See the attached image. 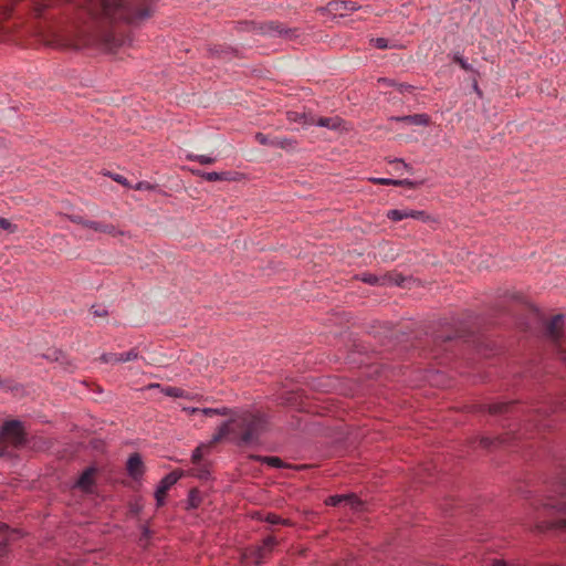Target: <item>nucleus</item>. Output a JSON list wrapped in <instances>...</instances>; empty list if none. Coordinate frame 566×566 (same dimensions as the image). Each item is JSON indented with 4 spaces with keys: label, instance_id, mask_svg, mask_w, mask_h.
<instances>
[{
    "label": "nucleus",
    "instance_id": "49530a36",
    "mask_svg": "<svg viewBox=\"0 0 566 566\" xmlns=\"http://www.w3.org/2000/svg\"><path fill=\"white\" fill-rule=\"evenodd\" d=\"M178 397H179V400H180L181 398H184V397H185V396H184V391H182V390H180V389H179Z\"/></svg>",
    "mask_w": 566,
    "mask_h": 566
},
{
    "label": "nucleus",
    "instance_id": "ddd939ff",
    "mask_svg": "<svg viewBox=\"0 0 566 566\" xmlns=\"http://www.w3.org/2000/svg\"><path fill=\"white\" fill-rule=\"evenodd\" d=\"M96 470L94 468H87L76 481V486L83 490L84 492L91 491L94 484V474Z\"/></svg>",
    "mask_w": 566,
    "mask_h": 566
},
{
    "label": "nucleus",
    "instance_id": "f03ea898",
    "mask_svg": "<svg viewBox=\"0 0 566 566\" xmlns=\"http://www.w3.org/2000/svg\"><path fill=\"white\" fill-rule=\"evenodd\" d=\"M195 419L193 426H198L205 417L217 415L229 416V420L219 427L218 433L213 440L219 441L228 436H232L241 444H249L256 441L260 434L265 430L266 420L262 415L251 412H234L228 408H202L196 405H186L179 401V415Z\"/></svg>",
    "mask_w": 566,
    "mask_h": 566
},
{
    "label": "nucleus",
    "instance_id": "8fccbe9b",
    "mask_svg": "<svg viewBox=\"0 0 566 566\" xmlns=\"http://www.w3.org/2000/svg\"><path fill=\"white\" fill-rule=\"evenodd\" d=\"M2 385H3V381H2V379L0 378V387H1Z\"/></svg>",
    "mask_w": 566,
    "mask_h": 566
},
{
    "label": "nucleus",
    "instance_id": "9b49d317",
    "mask_svg": "<svg viewBox=\"0 0 566 566\" xmlns=\"http://www.w3.org/2000/svg\"><path fill=\"white\" fill-rule=\"evenodd\" d=\"M563 315H555L546 325V334L554 342L559 343L562 338Z\"/></svg>",
    "mask_w": 566,
    "mask_h": 566
},
{
    "label": "nucleus",
    "instance_id": "ea45409f",
    "mask_svg": "<svg viewBox=\"0 0 566 566\" xmlns=\"http://www.w3.org/2000/svg\"><path fill=\"white\" fill-rule=\"evenodd\" d=\"M208 475H209V471L207 469H200L199 470L198 476L200 479H206V478H208Z\"/></svg>",
    "mask_w": 566,
    "mask_h": 566
},
{
    "label": "nucleus",
    "instance_id": "423d86ee",
    "mask_svg": "<svg viewBox=\"0 0 566 566\" xmlns=\"http://www.w3.org/2000/svg\"><path fill=\"white\" fill-rule=\"evenodd\" d=\"M177 483V472L172 471L167 474L159 483L155 492V499L157 506L165 504V499L168 490Z\"/></svg>",
    "mask_w": 566,
    "mask_h": 566
},
{
    "label": "nucleus",
    "instance_id": "de8ad7c7",
    "mask_svg": "<svg viewBox=\"0 0 566 566\" xmlns=\"http://www.w3.org/2000/svg\"><path fill=\"white\" fill-rule=\"evenodd\" d=\"M398 165H402L403 167H407V165L402 160H397Z\"/></svg>",
    "mask_w": 566,
    "mask_h": 566
},
{
    "label": "nucleus",
    "instance_id": "aec40b11",
    "mask_svg": "<svg viewBox=\"0 0 566 566\" xmlns=\"http://www.w3.org/2000/svg\"><path fill=\"white\" fill-rule=\"evenodd\" d=\"M266 523H270L272 525L281 524V525H291L290 520L281 518L279 515L274 513H269L263 518Z\"/></svg>",
    "mask_w": 566,
    "mask_h": 566
},
{
    "label": "nucleus",
    "instance_id": "72a5a7b5",
    "mask_svg": "<svg viewBox=\"0 0 566 566\" xmlns=\"http://www.w3.org/2000/svg\"><path fill=\"white\" fill-rule=\"evenodd\" d=\"M483 566H507L505 562L501 559L490 558L483 562Z\"/></svg>",
    "mask_w": 566,
    "mask_h": 566
},
{
    "label": "nucleus",
    "instance_id": "79ce46f5",
    "mask_svg": "<svg viewBox=\"0 0 566 566\" xmlns=\"http://www.w3.org/2000/svg\"><path fill=\"white\" fill-rule=\"evenodd\" d=\"M145 389H147V390L160 389V385L159 384H150Z\"/></svg>",
    "mask_w": 566,
    "mask_h": 566
},
{
    "label": "nucleus",
    "instance_id": "f8f14e48",
    "mask_svg": "<svg viewBox=\"0 0 566 566\" xmlns=\"http://www.w3.org/2000/svg\"><path fill=\"white\" fill-rule=\"evenodd\" d=\"M329 10L340 15L345 14L347 11H355L359 8V6L352 0H336L329 2Z\"/></svg>",
    "mask_w": 566,
    "mask_h": 566
},
{
    "label": "nucleus",
    "instance_id": "cd10ccee",
    "mask_svg": "<svg viewBox=\"0 0 566 566\" xmlns=\"http://www.w3.org/2000/svg\"><path fill=\"white\" fill-rule=\"evenodd\" d=\"M276 545L275 537L269 536L263 542L262 552H271L272 548Z\"/></svg>",
    "mask_w": 566,
    "mask_h": 566
},
{
    "label": "nucleus",
    "instance_id": "1a4fd4ad",
    "mask_svg": "<svg viewBox=\"0 0 566 566\" xmlns=\"http://www.w3.org/2000/svg\"><path fill=\"white\" fill-rule=\"evenodd\" d=\"M387 218L395 222L401 221L406 218L426 220V213L423 211L412 209H392L387 212Z\"/></svg>",
    "mask_w": 566,
    "mask_h": 566
},
{
    "label": "nucleus",
    "instance_id": "2f4dec72",
    "mask_svg": "<svg viewBox=\"0 0 566 566\" xmlns=\"http://www.w3.org/2000/svg\"><path fill=\"white\" fill-rule=\"evenodd\" d=\"M203 449H206L205 447H198L193 452H192V455H191V459H192V462L195 464H200V461L202 459V451Z\"/></svg>",
    "mask_w": 566,
    "mask_h": 566
},
{
    "label": "nucleus",
    "instance_id": "dca6fc26",
    "mask_svg": "<svg viewBox=\"0 0 566 566\" xmlns=\"http://www.w3.org/2000/svg\"><path fill=\"white\" fill-rule=\"evenodd\" d=\"M287 117L291 122H296L302 124L304 127L314 125L315 123V116L312 114L306 113H297V112H290L287 114Z\"/></svg>",
    "mask_w": 566,
    "mask_h": 566
},
{
    "label": "nucleus",
    "instance_id": "473e14b6",
    "mask_svg": "<svg viewBox=\"0 0 566 566\" xmlns=\"http://www.w3.org/2000/svg\"><path fill=\"white\" fill-rule=\"evenodd\" d=\"M203 177L208 181H218V180L224 179L222 174H219V172H216V171L207 172V174L203 175Z\"/></svg>",
    "mask_w": 566,
    "mask_h": 566
},
{
    "label": "nucleus",
    "instance_id": "3c124183",
    "mask_svg": "<svg viewBox=\"0 0 566 566\" xmlns=\"http://www.w3.org/2000/svg\"><path fill=\"white\" fill-rule=\"evenodd\" d=\"M513 3L516 2L517 0H511Z\"/></svg>",
    "mask_w": 566,
    "mask_h": 566
},
{
    "label": "nucleus",
    "instance_id": "c9c22d12",
    "mask_svg": "<svg viewBox=\"0 0 566 566\" xmlns=\"http://www.w3.org/2000/svg\"><path fill=\"white\" fill-rule=\"evenodd\" d=\"M453 61L455 63H458L460 65L461 69L465 70V71H469L470 70V65L468 64V62L460 55H455L453 57Z\"/></svg>",
    "mask_w": 566,
    "mask_h": 566
},
{
    "label": "nucleus",
    "instance_id": "e433bc0d",
    "mask_svg": "<svg viewBox=\"0 0 566 566\" xmlns=\"http://www.w3.org/2000/svg\"><path fill=\"white\" fill-rule=\"evenodd\" d=\"M374 43H375V46L378 48V49H386L388 46V41L384 38H377L375 40H373Z\"/></svg>",
    "mask_w": 566,
    "mask_h": 566
},
{
    "label": "nucleus",
    "instance_id": "a211bd4d",
    "mask_svg": "<svg viewBox=\"0 0 566 566\" xmlns=\"http://www.w3.org/2000/svg\"><path fill=\"white\" fill-rule=\"evenodd\" d=\"M273 147L291 150L295 148V142L291 138L274 136Z\"/></svg>",
    "mask_w": 566,
    "mask_h": 566
},
{
    "label": "nucleus",
    "instance_id": "5701e85b",
    "mask_svg": "<svg viewBox=\"0 0 566 566\" xmlns=\"http://www.w3.org/2000/svg\"><path fill=\"white\" fill-rule=\"evenodd\" d=\"M254 138L260 145L273 147L274 136L256 133Z\"/></svg>",
    "mask_w": 566,
    "mask_h": 566
},
{
    "label": "nucleus",
    "instance_id": "a878e982",
    "mask_svg": "<svg viewBox=\"0 0 566 566\" xmlns=\"http://www.w3.org/2000/svg\"><path fill=\"white\" fill-rule=\"evenodd\" d=\"M364 282L370 284V285H377V284H385V277L384 279H380L376 275H373V274H366L363 276L361 279Z\"/></svg>",
    "mask_w": 566,
    "mask_h": 566
},
{
    "label": "nucleus",
    "instance_id": "20e7f679",
    "mask_svg": "<svg viewBox=\"0 0 566 566\" xmlns=\"http://www.w3.org/2000/svg\"><path fill=\"white\" fill-rule=\"evenodd\" d=\"M0 440H8L13 446H20L24 442V430L19 420H9L2 424L0 430Z\"/></svg>",
    "mask_w": 566,
    "mask_h": 566
},
{
    "label": "nucleus",
    "instance_id": "f704fd0d",
    "mask_svg": "<svg viewBox=\"0 0 566 566\" xmlns=\"http://www.w3.org/2000/svg\"><path fill=\"white\" fill-rule=\"evenodd\" d=\"M135 190H153L154 186L147 181H139L134 186Z\"/></svg>",
    "mask_w": 566,
    "mask_h": 566
},
{
    "label": "nucleus",
    "instance_id": "412c9836",
    "mask_svg": "<svg viewBox=\"0 0 566 566\" xmlns=\"http://www.w3.org/2000/svg\"><path fill=\"white\" fill-rule=\"evenodd\" d=\"M0 229L8 233H15L18 231V226L12 223L10 220L0 217Z\"/></svg>",
    "mask_w": 566,
    "mask_h": 566
},
{
    "label": "nucleus",
    "instance_id": "393cba45",
    "mask_svg": "<svg viewBox=\"0 0 566 566\" xmlns=\"http://www.w3.org/2000/svg\"><path fill=\"white\" fill-rule=\"evenodd\" d=\"M105 176H108L109 178H112L114 181H116L117 184L124 186V187H127V188H130V184L129 181L127 180V178H125L124 176L119 175V174H113V172H105L104 174Z\"/></svg>",
    "mask_w": 566,
    "mask_h": 566
},
{
    "label": "nucleus",
    "instance_id": "6ab92c4d",
    "mask_svg": "<svg viewBox=\"0 0 566 566\" xmlns=\"http://www.w3.org/2000/svg\"><path fill=\"white\" fill-rule=\"evenodd\" d=\"M201 503V494L197 489H191L187 500V509H197Z\"/></svg>",
    "mask_w": 566,
    "mask_h": 566
},
{
    "label": "nucleus",
    "instance_id": "f3484780",
    "mask_svg": "<svg viewBox=\"0 0 566 566\" xmlns=\"http://www.w3.org/2000/svg\"><path fill=\"white\" fill-rule=\"evenodd\" d=\"M396 119L416 126H426L429 123V116L426 114L408 115L403 117H397Z\"/></svg>",
    "mask_w": 566,
    "mask_h": 566
},
{
    "label": "nucleus",
    "instance_id": "4c0bfd02",
    "mask_svg": "<svg viewBox=\"0 0 566 566\" xmlns=\"http://www.w3.org/2000/svg\"><path fill=\"white\" fill-rule=\"evenodd\" d=\"M166 396L177 397V389L174 387H167L166 389H160Z\"/></svg>",
    "mask_w": 566,
    "mask_h": 566
},
{
    "label": "nucleus",
    "instance_id": "bb28decb",
    "mask_svg": "<svg viewBox=\"0 0 566 566\" xmlns=\"http://www.w3.org/2000/svg\"><path fill=\"white\" fill-rule=\"evenodd\" d=\"M263 462H266L269 465L273 468H281L282 467V460L276 457H265V458H259Z\"/></svg>",
    "mask_w": 566,
    "mask_h": 566
},
{
    "label": "nucleus",
    "instance_id": "58836bf2",
    "mask_svg": "<svg viewBox=\"0 0 566 566\" xmlns=\"http://www.w3.org/2000/svg\"><path fill=\"white\" fill-rule=\"evenodd\" d=\"M480 443L485 447V448H489L493 444V441L490 439V438H482Z\"/></svg>",
    "mask_w": 566,
    "mask_h": 566
},
{
    "label": "nucleus",
    "instance_id": "a18cd8bd",
    "mask_svg": "<svg viewBox=\"0 0 566 566\" xmlns=\"http://www.w3.org/2000/svg\"><path fill=\"white\" fill-rule=\"evenodd\" d=\"M454 337H457V335H448V336L446 337V340H451V339H452V338H454Z\"/></svg>",
    "mask_w": 566,
    "mask_h": 566
},
{
    "label": "nucleus",
    "instance_id": "6e6552de",
    "mask_svg": "<svg viewBox=\"0 0 566 566\" xmlns=\"http://www.w3.org/2000/svg\"><path fill=\"white\" fill-rule=\"evenodd\" d=\"M144 462L142 460V457L138 453H133L126 464V470L128 475L135 480L139 481L144 475Z\"/></svg>",
    "mask_w": 566,
    "mask_h": 566
},
{
    "label": "nucleus",
    "instance_id": "37998d69",
    "mask_svg": "<svg viewBox=\"0 0 566 566\" xmlns=\"http://www.w3.org/2000/svg\"><path fill=\"white\" fill-rule=\"evenodd\" d=\"M402 181H405L401 186H408V187H412L413 186V182L408 180V179H403Z\"/></svg>",
    "mask_w": 566,
    "mask_h": 566
},
{
    "label": "nucleus",
    "instance_id": "09e8293b",
    "mask_svg": "<svg viewBox=\"0 0 566 566\" xmlns=\"http://www.w3.org/2000/svg\"><path fill=\"white\" fill-rule=\"evenodd\" d=\"M147 534H148V528H145L144 535L147 536Z\"/></svg>",
    "mask_w": 566,
    "mask_h": 566
},
{
    "label": "nucleus",
    "instance_id": "4468645a",
    "mask_svg": "<svg viewBox=\"0 0 566 566\" xmlns=\"http://www.w3.org/2000/svg\"><path fill=\"white\" fill-rule=\"evenodd\" d=\"M343 119L338 116H332V117H316L315 116V123L314 125L326 127L331 130H338L343 127Z\"/></svg>",
    "mask_w": 566,
    "mask_h": 566
},
{
    "label": "nucleus",
    "instance_id": "c85d7f7f",
    "mask_svg": "<svg viewBox=\"0 0 566 566\" xmlns=\"http://www.w3.org/2000/svg\"><path fill=\"white\" fill-rule=\"evenodd\" d=\"M67 219L78 226H82L83 228H86L87 220L78 214H69L66 216Z\"/></svg>",
    "mask_w": 566,
    "mask_h": 566
},
{
    "label": "nucleus",
    "instance_id": "a19ab883",
    "mask_svg": "<svg viewBox=\"0 0 566 566\" xmlns=\"http://www.w3.org/2000/svg\"><path fill=\"white\" fill-rule=\"evenodd\" d=\"M7 447L3 442V440H0V457H2L6 453Z\"/></svg>",
    "mask_w": 566,
    "mask_h": 566
},
{
    "label": "nucleus",
    "instance_id": "b1692460",
    "mask_svg": "<svg viewBox=\"0 0 566 566\" xmlns=\"http://www.w3.org/2000/svg\"><path fill=\"white\" fill-rule=\"evenodd\" d=\"M509 403L497 402L489 406V412L493 415L503 413L509 409Z\"/></svg>",
    "mask_w": 566,
    "mask_h": 566
},
{
    "label": "nucleus",
    "instance_id": "39448f33",
    "mask_svg": "<svg viewBox=\"0 0 566 566\" xmlns=\"http://www.w3.org/2000/svg\"><path fill=\"white\" fill-rule=\"evenodd\" d=\"M261 33L264 35H279L286 39H292L296 36L297 30L296 29H287L280 22H269L261 28Z\"/></svg>",
    "mask_w": 566,
    "mask_h": 566
},
{
    "label": "nucleus",
    "instance_id": "4be33fe9",
    "mask_svg": "<svg viewBox=\"0 0 566 566\" xmlns=\"http://www.w3.org/2000/svg\"><path fill=\"white\" fill-rule=\"evenodd\" d=\"M54 359L60 361L62 365H65L66 370H74V365L67 360L66 356L62 352H54Z\"/></svg>",
    "mask_w": 566,
    "mask_h": 566
},
{
    "label": "nucleus",
    "instance_id": "2eb2a0df",
    "mask_svg": "<svg viewBox=\"0 0 566 566\" xmlns=\"http://www.w3.org/2000/svg\"><path fill=\"white\" fill-rule=\"evenodd\" d=\"M86 228L92 229L95 232L107 233L112 235L117 234L116 228L111 223L87 220Z\"/></svg>",
    "mask_w": 566,
    "mask_h": 566
},
{
    "label": "nucleus",
    "instance_id": "0eeeda50",
    "mask_svg": "<svg viewBox=\"0 0 566 566\" xmlns=\"http://www.w3.org/2000/svg\"><path fill=\"white\" fill-rule=\"evenodd\" d=\"M138 358V352L133 348L127 353L114 354V353H104L99 356V360L103 364H117V363H126L130 360H135Z\"/></svg>",
    "mask_w": 566,
    "mask_h": 566
},
{
    "label": "nucleus",
    "instance_id": "7ed1b4c3",
    "mask_svg": "<svg viewBox=\"0 0 566 566\" xmlns=\"http://www.w3.org/2000/svg\"><path fill=\"white\" fill-rule=\"evenodd\" d=\"M535 527L539 532L549 530L566 531V493L546 500L536 517Z\"/></svg>",
    "mask_w": 566,
    "mask_h": 566
},
{
    "label": "nucleus",
    "instance_id": "7c9ffc66",
    "mask_svg": "<svg viewBox=\"0 0 566 566\" xmlns=\"http://www.w3.org/2000/svg\"><path fill=\"white\" fill-rule=\"evenodd\" d=\"M376 184L379 185H394V186H401L405 181H398L396 179H389V178H378L374 180Z\"/></svg>",
    "mask_w": 566,
    "mask_h": 566
},
{
    "label": "nucleus",
    "instance_id": "c756f323",
    "mask_svg": "<svg viewBox=\"0 0 566 566\" xmlns=\"http://www.w3.org/2000/svg\"><path fill=\"white\" fill-rule=\"evenodd\" d=\"M189 159H195V157L192 155H188L187 156ZM196 159L200 163V164H203V165H210V164H213L216 161V158L213 157H209V156H197Z\"/></svg>",
    "mask_w": 566,
    "mask_h": 566
},
{
    "label": "nucleus",
    "instance_id": "f257e3e1",
    "mask_svg": "<svg viewBox=\"0 0 566 566\" xmlns=\"http://www.w3.org/2000/svg\"><path fill=\"white\" fill-rule=\"evenodd\" d=\"M35 18L54 19L64 14L69 24L54 33L52 45L116 54L129 44L120 24L137 25L150 18L148 0H30Z\"/></svg>",
    "mask_w": 566,
    "mask_h": 566
},
{
    "label": "nucleus",
    "instance_id": "9d476101",
    "mask_svg": "<svg viewBox=\"0 0 566 566\" xmlns=\"http://www.w3.org/2000/svg\"><path fill=\"white\" fill-rule=\"evenodd\" d=\"M326 505L338 506L340 504L349 505L354 510H358L361 506L360 500L354 494L346 495H333L325 501Z\"/></svg>",
    "mask_w": 566,
    "mask_h": 566
},
{
    "label": "nucleus",
    "instance_id": "c03bdc74",
    "mask_svg": "<svg viewBox=\"0 0 566 566\" xmlns=\"http://www.w3.org/2000/svg\"><path fill=\"white\" fill-rule=\"evenodd\" d=\"M7 528H8V526H7L6 524H2V523L0 522V532H3V531H4V530H7Z\"/></svg>",
    "mask_w": 566,
    "mask_h": 566
}]
</instances>
